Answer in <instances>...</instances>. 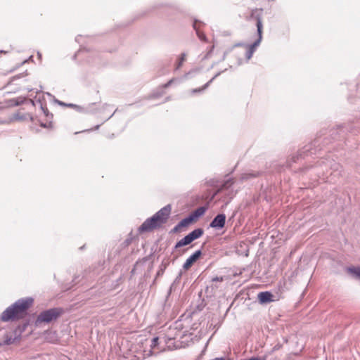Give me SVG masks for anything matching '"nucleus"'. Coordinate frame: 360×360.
<instances>
[{
  "mask_svg": "<svg viewBox=\"0 0 360 360\" xmlns=\"http://www.w3.org/2000/svg\"><path fill=\"white\" fill-rule=\"evenodd\" d=\"M348 271L351 274H354L356 277L360 278V268H349Z\"/></svg>",
  "mask_w": 360,
  "mask_h": 360,
  "instance_id": "15",
  "label": "nucleus"
},
{
  "mask_svg": "<svg viewBox=\"0 0 360 360\" xmlns=\"http://www.w3.org/2000/svg\"><path fill=\"white\" fill-rule=\"evenodd\" d=\"M6 343L7 345H8V344H10V343H11V342H10V341H6Z\"/></svg>",
  "mask_w": 360,
  "mask_h": 360,
  "instance_id": "19",
  "label": "nucleus"
},
{
  "mask_svg": "<svg viewBox=\"0 0 360 360\" xmlns=\"http://www.w3.org/2000/svg\"><path fill=\"white\" fill-rule=\"evenodd\" d=\"M171 213L170 205H167L155 213L151 218L146 219L139 227L140 233L150 232L160 228L165 224Z\"/></svg>",
  "mask_w": 360,
  "mask_h": 360,
  "instance_id": "2",
  "label": "nucleus"
},
{
  "mask_svg": "<svg viewBox=\"0 0 360 360\" xmlns=\"http://www.w3.org/2000/svg\"><path fill=\"white\" fill-rule=\"evenodd\" d=\"M195 222L193 218L189 216L182 219L173 229L174 232L179 231L183 227H186L191 224Z\"/></svg>",
  "mask_w": 360,
  "mask_h": 360,
  "instance_id": "9",
  "label": "nucleus"
},
{
  "mask_svg": "<svg viewBox=\"0 0 360 360\" xmlns=\"http://www.w3.org/2000/svg\"><path fill=\"white\" fill-rule=\"evenodd\" d=\"M226 216L218 214L211 222L210 226L214 228H223L225 224Z\"/></svg>",
  "mask_w": 360,
  "mask_h": 360,
  "instance_id": "8",
  "label": "nucleus"
},
{
  "mask_svg": "<svg viewBox=\"0 0 360 360\" xmlns=\"http://www.w3.org/2000/svg\"><path fill=\"white\" fill-rule=\"evenodd\" d=\"M203 234V231L201 229H197L191 231L189 234L186 236L184 238L180 240L175 245L176 248L187 245L193 242L194 240L198 239Z\"/></svg>",
  "mask_w": 360,
  "mask_h": 360,
  "instance_id": "5",
  "label": "nucleus"
},
{
  "mask_svg": "<svg viewBox=\"0 0 360 360\" xmlns=\"http://www.w3.org/2000/svg\"><path fill=\"white\" fill-rule=\"evenodd\" d=\"M223 281V278L222 277H215L214 278H212V281Z\"/></svg>",
  "mask_w": 360,
  "mask_h": 360,
  "instance_id": "18",
  "label": "nucleus"
},
{
  "mask_svg": "<svg viewBox=\"0 0 360 360\" xmlns=\"http://www.w3.org/2000/svg\"><path fill=\"white\" fill-rule=\"evenodd\" d=\"M257 298L261 304L273 302V295L269 291L261 292L258 294Z\"/></svg>",
  "mask_w": 360,
  "mask_h": 360,
  "instance_id": "7",
  "label": "nucleus"
},
{
  "mask_svg": "<svg viewBox=\"0 0 360 360\" xmlns=\"http://www.w3.org/2000/svg\"><path fill=\"white\" fill-rule=\"evenodd\" d=\"M262 8H254L250 12V18L256 20L258 39L250 46L236 45L232 47L226 53L227 57H235L238 63L243 60H249L251 58L255 48L260 44L262 39Z\"/></svg>",
  "mask_w": 360,
  "mask_h": 360,
  "instance_id": "1",
  "label": "nucleus"
},
{
  "mask_svg": "<svg viewBox=\"0 0 360 360\" xmlns=\"http://www.w3.org/2000/svg\"><path fill=\"white\" fill-rule=\"evenodd\" d=\"M61 311L59 309L53 308L40 313L37 319V323L44 322L49 323L52 320L56 319L60 314Z\"/></svg>",
  "mask_w": 360,
  "mask_h": 360,
  "instance_id": "4",
  "label": "nucleus"
},
{
  "mask_svg": "<svg viewBox=\"0 0 360 360\" xmlns=\"http://www.w3.org/2000/svg\"><path fill=\"white\" fill-rule=\"evenodd\" d=\"M158 342V338H154L152 340V347H155Z\"/></svg>",
  "mask_w": 360,
  "mask_h": 360,
  "instance_id": "17",
  "label": "nucleus"
},
{
  "mask_svg": "<svg viewBox=\"0 0 360 360\" xmlns=\"http://www.w3.org/2000/svg\"><path fill=\"white\" fill-rule=\"evenodd\" d=\"M214 79V78H212V79H210L208 82H207L205 85H203L202 87H200V88H197V89H193L191 92L192 94H196V93H200V92H202V91H204L205 89H206L210 84V83L212 82V80Z\"/></svg>",
  "mask_w": 360,
  "mask_h": 360,
  "instance_id": "12",
  "label": "nucleus"
},
{
  "mask_svg": "<svg viewBox=\"0 0 360 360\" xmlns=\"http://www.w3.org/2000/svg\"><path fill=\"white\" fill-rule=\"evenodd\" d=\"M207 210L206 207H200L196 209L190 216L195 221L200 217L202 216Z\"/></svg>",
  "mask_w": 360,
  "mask_h": 360,
  "instance_id": "10",
  "label": "nucleus"
},
{
  "mask_svg": "<svg viewBox=\"0 0 360 360\" xmlns=\"http://www.w3.org/2000/svg\"><path fill=\"white\" fill-rule=\"evenodd\" d=\"M201 255V251L198 250L191 257H189L183 265L184 269L188 270L193 265V264L200 258Z\"/></svg>",
  "mask_w": 360,
  "mask_h": 360,
  "instance_id": "6",
  "label": "nucleus"
},
{
  "mask_svg": "<svg viewBox=\"0 0 360 360\" xmlns=\"http://www.w3.org/2000/svg\"><path fill=\"white\" fill-rule=\"evenodd\" d=\"M195 32H196V34L200 40H201L203 42L208 41L206 35L205 34L203 30H200V31Z\"/></svg>",
  "mask_w": 360,
  "mask_h": 360,
  "instance_id": "14",
  "label": "nucleus"
},
{
  "mask_svg": "<svg viewBox=\"0 0 360 360\" xmlns=\"http://www.w3.org/2000/svg\"><path fill=\"white\" fill-rule=\"evenodd\" d=\"M186 60V55L185 53H181L178 61L176 63V67L175 68L176 70L181 68V67L183 65V63Z\"/></svg>",
  "mask_w": 360,
  "mask_h": 360,
  "instance_id": "13",
  "label": "nucleus"
},
{
  "mask_svg": "<svg viewBox=\"0 0 360 360\" xmlns=\"http://www.w3.org/2000/svg\"><path fill=\"white\" fill-rule=\"evenodd\" d=\"M204 26H205V24L200 20H195L193 22V29L195 30V32L203 30Z\"/></svg>",
  "mask_w": 360,
  "mask_h": 360,
  "instance_id": "11",
  "label": "nucleus"
},
{
  "mask_svg": "<svg viewBox=\"0 0 360 360\" xmlns=\"http://www.w3.org/2000/svg\"><path fill=\"white\" fill-rule=\"evenodd\" d=\"M32 303V299L22 300L16 302L13 305L3 312L1 319L4 321H8L23 317Z\"/></svg>",
  "mask_w": 360,
  "mask_h": 360,
  "instance_id": "3",
  "label": "nucleus"
},
{
  "mask_svg": "<svg viewBox=\"0 0 360 360\" xmlns=\"http://www.w3.org/2000/svg\"><path fill=\"white\" fill-rule=\"evenodd\" d=\"M174 79H171L170 80H169L166 84H164L162 85V87L163 89H167L174 82Z\"/></svg>",
  "mask_w": 360,
  "mask_h": 360,
  "instance_id": "16",
  "label": "nucleus"
}]
</instances>
